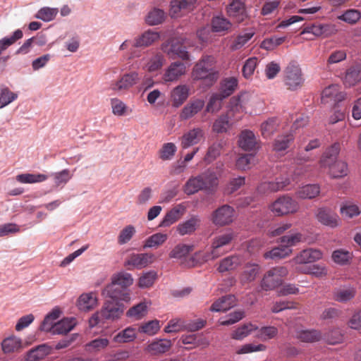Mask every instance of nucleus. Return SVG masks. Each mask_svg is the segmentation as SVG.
Returning a JSON list of instances; mask_svg holds the SVG:
<instances>
[{
    "instance_id": "20",
    "label": "nucleus",
    "mask_w": 361,
    "mask_h": 361,
    "mask_svg": "<svg viewBox=\"0 0 361 361\" xmlns=\"http://www.w3.org/2000/svg\"><path fill=\"white\" fill-rule=\"evenodd\" d=\"M345 94L341 90V87L338 85H331L322 91V101L323 103L333 102L338 103L345 99Z\"/></svg>"
},
{
    "instance_id": "32",
    "label": "nucleus",
    "mask_w": 361,
    "mask_h": 361,
    "mask_svg": "<svg viewBox=\"0 0 361 361\" xmlns=\"http://www.w3.org/2000/svg\"><path fill=\"white\" fill-rule=\"evenodd\" d=\"M97 305V298L95 293L90 292L82 294L77 302V306L80 310L88 312L94 309Z\"/></svg>"
},
{
    "instance_id": "23",
    "label": "nucleus",
    "mask_w": 361,
    "mask_h": 361,
    "mask_svg": "<svg viewBox=\"0 0 361 361\" xmlns=\"http://www.w3.org/2000/svg\"><path fill=\"white\" fill-rule=\"evenodd\" d=\"M341 151V144L338 142L333 143L324 152L319 163L322 168H327V166L338 160V156Z\"/></svg>"
},
{
    "instance_id": "36",
    "label": "nucleus",
    "mask_w": 361,
    "mask_h": 361,
    "mask_svg": "<svg viewBox=\"0 0 361 361\" xmlns=\"http://www.w3.org/2000/svg\"><path fill=\"white\" fill-rule=\"evenodd\" d=\"M166 13L158 8H152L145 18V23L150 26L161 24L166 18Z\"/></svg>"
},
{
    "instance_id": "43",
    "label": "nucleus",
    "mask_w": 361,
    "mask_h": 361,
    "mask_svg": "<svg viewBox=\"0 0 361 361\" xmlns=\"http://www.w3.org/2000/svg\"><path fill=\"white\" fill-rule=\"evenodd\" d=\"M242 259L239 256L233 255L227 257L220 262L218 271L223 273L233 270L240 265Z\"/></svg>"
},
{
    "instance_id": "61",
    "label": "nucleus",
    "mask_w": 361,
    "mask_h": 361,
    "mask_svg": "<svg viewBox=\"0 0 361 361\" xmlns=\"http://www.w3.org/2000/svg\"><path fill=\"white\" fill-rule=\"evenodd\" d=\"M224 147L223 142H216L209 147L207 152L204 157V161L211 163L215 160L220 154Z\"/></svg>"
},
{
    "instance_id": "3",
    "label": "nucleus",
    "mask_w": 361,
    "mask_h": 361,
    "mask_svg": "<svg viewBox=\"0 0 361 361\" xmlns=\"http://www.w3.org/2000/svg\"><path fill=\"white\" fill-rule=\"evenodd\" d=\"M305 79L298 64L290 62L283 71V83L290 91H296L302 87Z\"/></svg>"
},
{
    "instance_id": "37",
    "label": "nucleus",
    "mask_w": 361,
    "mask_h": 361,
    "mask_svg": "<svg viewBox=\"0 0 361 361\" xmlns=\"http://www.w3.org/2000/svg\"><path fill=\"white\" fill-rule=\"evenodd\" d=\"M320 187L317 184H308L300 188L295 192L296 197L300 199H313L319 195Z\"/></svg>"
},
{
    "instance_id": "40",
    "label": "nucleus",
    "mask_w": 361,
    "mask_h": 361,
    "mask_svg": "<svg viewBox=\"0 0 361 361\" xmlns=\"http://www.w3.org/2000/svg\"><path fill=\"white\" fill-rule=\"evenodd\" d=\"M278 333V329L273 326H262L261 328L255 326V336L262 341L274 338Z\"/></svg>"
},
{
    "instance_id": "22",
    "label": "nucleus",
    "mask_w": 361,
    "mask_h": 361,
    "mask_svg": "<svg viewBox=\"0 0 361 361\" xmlns=\"http://www.w3.org/2000/svg\"><path fill=\"white\" fill-rule=\"evenodd\" d=\"M317 220L323 225L335 228L339 226L340 219L338 216L326 208H320L317 214Z\"/></svg>"
},
{
    "instance_id": "47",
    "label": "nucleus",
    "mask_w": 361,
    "mask_h": 361,
    "mask_svg": "<svg viewBox=\"0 0 361 361\" xmlns=\"http://www.w3.org/2000/svg\"><path fill=\"white\" fill-rule=\"evenodd\" d=\"M297 338L302 342L314 343L322 338V333L315 329L302 330L297 333Z\"/></svg>"
},
{
    "instance_id": "15",
    "label": "nucleus",
    "mask_w": 361,
    "mask_h": 361,
    "mask_svg": "<svg viewBox=\"0 0 361 361\" xmlns=\"http://www.w3.org/2000/svg\"><path fill=\"white\" fill-rule=\"evenodd\" d=\"M160 39V32L148 29L135 37L133 39V48H147L152 46Z\"/></svg>"
},
{
    "instance_id": "56",
    "label": "nucleus",
    "mask_w": 361,
    "mask_h": 361,
    "mask_svg": "<svg viewBox=\"0 0 361 361\" xmlns=\"http://www.w3.org/2000/svg\"><path fill=\"white\" fill-rule=\"evenodd\" d=\"M279 121L276 118H271L261 125V132L264 137H269L277 130Z\"/></svg>"
},
{
    "instance_id": "62",
    "label": "nucleus",
    "mask_w": 361,
    "mask_h": 361,
    "mask_svg": "<svg viewBox=\"0 0 361 361\" xmlns=\"http://www.w3.org/2000/svg\"><path fill=\"white\" fill-rule=\"evenodd\" d=\"M58 12V8L43 7L37 11L35 18L44 22H49L55 18Z\"/></svg>"
},
{
    "instance_id": "63",
    "label": "nucleus",
    "mask_w": 361,
    "mask_h": 361,
    "mask_svg": "<svg viewBox=\"0 0 361 361\" xmlns=\"http://www.w3.org/2000/svg\"><path fill=\"white\" fill-rule=\"evenodd\" d=\"M228 114H224L219 117L213 124V130L217 133L226 132L231 126Z\"/></svg>"
},
{
    "instance_id": "27",
    "label": "nucleus",
    "mask_w": 361,
    "mask_h": 361,
    "mask_svg": "<svg viewBox=\"0 0 361 361\" xmlns=\"http://www.w3.org/2000/svg\"><path fill=\"white\" fill-rule=\"evenodd\" d=\"M204 131L200 128H193L185 133L181 137L180 145L183 149H188L190 146L197 144L204 137Z\"/></svg>"
},
{
    "instance_id": "60",
    "label": "nucleus",
    "mask_w": 361,
    "mask_h": 361,
    "mask_svg": "<svg viewBox=\"0 0 361 361\" xmlns=\"http://www.w3.org/2000/svg\"><path fill=\"white\" fill-rule=\"evenodd\" d=\"M231 26V22L222 16L214 17L212 21V30L216 32L226 31Z\"/></svg>"
},
{
    "instance_id": "7",
    "label": "nucleus",
    "mask_w": 361,
    "mask_h": 361,
    "mask_svg": "<svg viewBox=\"0 0 361 361\" xmlns=\"http://www.w3.org/2000/svg\"><path fill=\"white\" fill-rule=\"evenodd\" d=\"M204 324L205 321L202 319H197L195 322L185 324L182 319L176 318L169 322L164 331L167 334L177 333L184 329H187L190 331H196L204 327Z\"/></svg>"
},
{
    "instance_id": "12",
    "label": "nucleus",
    "mask_w": 361,
    "mask_h": 361,
    "mask_svg": "<svg viewBox=\"0 0 361 361\" xmlns=\"http://www.w3.org/2000/svg\"><path fill=\"white\" fill-rule=\"evenodd\" d=\"M102 295L109 298V300L111 301L129 302L130 300V294L128 289L118 287L112 283L104 288Z\"/></svg>"
},
{
    "instance_id": "55",
    "label": "nucleus",
    "mask_w": 361,
    "mask_h": 361,
    "mask_svg": "<svg viewBox=\"0 0 361 361\" xmlns=\"http://www.w3.org/2000/svg\"><path fill=\"white\" fill-rule=\"evenodd\" d=\"M224 99H226L225 96L219 93L213 94L207 104L206 111L212 114L218 112L222 107V102Z\"/></svg>"
},
{
    "instance_id": "31",
    "label": "nucleus",
    "mask_w": 361,
    "mask_h": 361,
    "mask_svg": "<svg viewBox=\"0 0 361 361\" xmlns=\"http://www.w3.org/2000/svg\"><path fill=\"white\" fill-rule=\"evenodd\" d=\"M51 347L47 344L39 345L30 350L26 354L27 361H38L51 353Z\"/></svg>"
},
{
    "instance_id": "38",
    "label": "nucleus",
    "mask_w": 361,
    "mask_h": 361,
    "mask_svg": "<svg viewBox=\"0 0 361 361\" xmlns=\"http://www.w3.org/2000/svg\"><path fill=\"white\" fill-rule=\"evenodd\" d=\"M200 176L203 180L204 190L212 191L217 187L219 178L214 171L208 169L200 174Z\"/></svg>"
},
{
    "instance_id": "26",
    "label": "nucleus",
    "mask_w": 361,
    "mask_h": 361,
    "mask_svg": "<svg viewBox=\"0 0 361 361\" xmlns=\"http://www.w3.org/2000/svg\"><path fill=\"white\" fill-rule=\"evenodd\" d=\"M204 106V101L202 99L190 100L182 109L180 117L183 120H188L198 112H200Z\"/></svg>"
},
{
    "instance_id": "34",
    "label": "nucleus",
    "mask_w": 361,
    "mask_h": 361,
    "mask_svg": "<svg viewBox=\"0 0 361 361\" xmlns=\"http://www.w3.org/2000/svg\"><path fill=\"white\" fill-rule=\"evenodd\" d=\"M200 223L198 216H192L190 219L178 224L177 231L180 235L191 234L195 231Z\"/></svg>"
},
{
    "instance_id": "28",
    "label": "nucleus",
    "mask_w": 361,
    "mask_h": 361,
    "mask_svg": "<svg viewBox=\"0 0 361 361\" xmlns=\"http://www.w3.org/2000/svg\"><path fill=\"white\" fill-rule=\"evenodd\" d=\"M239 147L245 151L255 150L258 148L254 133L249 130L242 131L238 140Z\"/></svg>"
},
{
    "instance_id": "6",
    "label": "nucleus",
    "mask_w": 361,
    "mask_h": 361,
    "mask_svg": "<svg viewBox=\"0 0 361 361\" xmlns=\"http://www.w3.org/2000/svg\"><path fill=\"white\" fill-rule=\"evenodd\" d=\"M288 273V269L284 267H276L269 269L262 280V288L269 290L277 288L282 284L283 278Z\"/></svg>"
},
{
    "instance_id": "57",
    "label": "nucleus",
    "mask_w": 361,
    "mask_h": 361,
    "mask_svg": "<svg viewBox=\"0 0 361 361\" xmlns=\"http://www.w3.org/2000/svg\"><path fill=\"white\" fill-rule=\"evenodd\" d=\"M255 35V32L250 30L238 35L233 42L231 48L232 50H238L244 47Z\"/></svg>"
},
{
    "instance_id": "53",
    "label": "nucleus",
    "mask_w": 361,
    "mask_h": 361,
    "mask_svg": "<svg viewBox=\"0 0 361 361\" xmlns=\"http://www.w3.org/2000/svg\"><path fill=\"white\" fill-rule=\"evenodd\" d=\"M192 250V246L185 244H179L176 245L170 252L169 257L171 258L179 259L181 262L185 260L189 253Z\"/></svg>"
},
{
    "instance_id": "9",
    "label": "nucleus",
    "mask_w": 361,
    "mask_h": 361,
    "mask_svg": "<svg viewBox=\"0 0 361 361\" xmlns=\"http://www.w3.org/2000/svg\"><path fill=\"white\" fill-rule=\"evenodd\" d=\"M124 309L125 307L121 302L108 300L104 303L99 314L104 320L115 321L123 315Z\"/></svg>"
},
{
    "instance_id": "10",
    "label": "nucleus",
    "mask_w": 361,
    "mask_h": 361,
    "mask_svg": "<svg viewBox=\"0 0 361 361\" xmlns=\"http://www.w3.org/2000/svg\"><path fill=\"white\" fill-rule=\"evenodd\" d=\"M246 99V94L231 98L227 114L233 121H238L242 118L245 111Z\"/></svg>"
},
{
    "instance_id": "54",
    "label": "nucleus",
    "mask_w": 361,
    "mask_h": 361,
    "mask_svg": "<svg viewBox=\"0 0 361 361\" xmlns=\"http://www.w3.org/2000/svg\"><path fill=\"white\" fill-rule=\"evenodd\" d=\"M356 290L353 287L343 288L334 293V299L341 302H346L355 298Z\"/></svg>"
},
{
    "instance_id": "33",
    "label": "nucleus",
    "mask_w": 361,
    "mask_h": 361,
    "mask_svg": "<svg viewBox=\"0 0 361 361\" xmlns=\"http://www.w3.org/2000/svg\"><path fill=\"white\" fill-rule=\"evenodd\" d=\"M295 135L293 130L286 134L278 135L274 140L273 144V150L276 152H281L286 150L290 145L293 142Z\"/></svg>"
},
{
    "instance_id": "13",
    "label": "nucleus",
    "mask_w": 361,
    "mask_h": 361,
    "mask_svg": "<svg viewBox=\"0 0 361 361\" xmlns=\"http://www.w3.org/2000/svg\"><path fill=\"white\" fill-rule=\"evenodd\" d=\"M186 66L180 61H175L165 69L162 79L165 82H173L178 81L186 73Z\"/></svg>"
},
{
    "instance_id": "49",
    "label": "nucleus",
    "mask_w": 361,
    "mask_h": 361,
    "mask_svg": "<svg viewBox=\"0 0 361 361\" xmlns=\"http://www.w3.org/2000/svg\"><path fill=\"white\" fill-rule=\"evenodd\" d=\"M292 252V249L285 247L283 245L274 247L271 250L267 252L264 255L265 259H280L289 256Z\"/></svg>"
},
{
    "instance_id": "52",
    "label": "nucleus",
    "mask_w": 361,
    "mask_h": 361,
    "mask_svg": "<svg viewBox=\"0 0 361 361\" xmlns=\"http://www.w3.org/2000/svg\"><path fill=\"white\" fill-rule=\"evenodd\" d=\"M238 83V81L235 77L224 79L221 83V92L219 94L225 96V98L229 97L236 89Z\"/></svg>"
},
{
    "instance_id": "18",
    "label": "nucleus",
    "mask_w": 361,
    "mask_h": 361,
    "mask_svg": "<svg viewBox=\"0 0 361 361\" xmlns=\"http://www.w3.org/2000/svg\"><path fill=\"white\" fill-rule=\"evenodd\" d=\"M190 95V87L187 85H178L170 93V99L173 107L180 106Z\"/></svg>"
},
{
    "instance_id": "14",
    "label": "nucleus",
    "mask_w": 361,
    "mask_h": 361,
    "mask_svg": "<svg viewBox=\"0 0 361 361\" xmlns=\"http://www.w3.org/2000/svg\"><path fill=\"white\" fill-rule=\"evenodd\" d=\"M226 13L236 23H241L247 17L245 5L242 0H231L226 7Z\"/></svg>"
},
{
    "instance_id": "42",
    "label": "nucleus",
    "mask_w": 361,
    "mask_h": 361,
    "mask_svg": "<svg viewBox=\"0 0 361 361\" xmlns=\"http://www.w3.org/2000/svg\"><path fill=\"white\" fill-rule=\"evenodd\" d=\"M48 179V176L44 173H21L16 176V180L23 184L42 183Z\"/></svg>"
},
{
    "instance_id": "11",
    "label": "nucleus",
    "mask_w": 361,
    "mask_h": 361,
    "mask_svg": "<svg viewBox=\"0 0 361 361\" xmlns=\"http://www.w3.org/2000/svg\"><path fill=\"white\" fill-rule=\"evenodd\" d=\"M234 209L225 204L213 212L212 220L215 225L223 226L231 224L234 220Z\"/></svg>"
},
{
    "instance_id": "25",
    "label": "nucleus",
    "mask_w": 361,
    "mask_h": 361,
    "mask_svg": "<svg viewBox=\"0 0 361 361\" xmlns=\"http://www.w3.org/2000/svg\"><path fill=\"white\" fill-rule=\"evenodd\" d=\"M186 207L183 204L176 205L166 214L160 223V226L167 227L172 225L183 216Z\"/></svg>"
},
{
    "instance_id": "45",
    "label": "nucleus",
    "mask_w": 361,
    "mask_h": 361,
    "mask_svg": "<svg viewBox=\"0 0 361 361\" xmlns=\"http://www.w3.org/2000/svg\"><path fill=\"white\" fill-rule=\"evenodd\" d=\"M75 318H65L55 324L54 334H66L71 331L75 326Z\"/></svg>"
},
{
    "instance_id": "48",
    "label": "nucleus",
    "mask_w": 361,
    "mask_h": 361,
    "mask_svg": "<svg viewBox=\"0 0 361 361\" xmlns=\"http://www.w3.org/2000/svg\"><path fill=\"white\" fill-rule=\"evenodd\" d=\"M161 329L160 321L153 319L141 324L138 328V331L152 336L158 333Z\"/></svg>"
},
{
    "instance_id": "51",
    "label": "nucleus",
    "mask_w": 361,
    "mask_h": 361,
    "mask_svg": "<svg viewBox=\"0 0 361 361\" xmlns=\"http://www.w3.org/2000/svg\"><path fill=\"white\" fill-rule=\"evenodd\" d=\"M197 0H173L171 2V13L172 16H178L182 9H191Z\"/></svg>"
},
{
    "instance_id": "29",
    "label": "nucleus",
    "mask_w": 361,
    "mask_h": 361,
    "mask_svg": "<svg viewBox=\"0 0 361 361\" xmlns=\"http://www.w3.org/2000/svg\"><path fill=\"white\" fill-rule=\"evenodd\" d=\"M328 173L332 178H341L348 174V164L342 160H337L327 166Z\"/></svg>"
},
{
    "instance_id": "24",
    "label": "nucleus",
    "mask_w": 361,
    "mask_h": 361,
    "mask_svg": "<svg viewBox=\"0 0 361 361\" xmlns=\"http://www.w3.org/2000/svg\"><path fill=\"white\" fill-rule=\"evenodd\" d=\"M172 345L173 343L170 339H155L146 347L145 350L151 355H157L168 352Z\"/></svg>"
},
{
    "instance_id": "30",
    "label": "nucleus",
    "mask_w": 361,
    "mask_h": 361,
    "mask_svg": "<svg viewBox=\"0 0 361 361\" xmlns=\"http://www.w3.org/2000/svg\"><path fill=\"white\" fill-rule=\"evenodd\" d=\"M235 298L233 295L223 296L216 300L210 307L212 312H226L235 305Z\"/></svg>"
},
{
    "instance_id": "46",
    "label": "nucleus",
    "mask_w": 361,
    "mask_h": 361,
    "mask_svg": "<svg viewBox=\"0 0 361 361\" xmlns=\"http://www.w3.org/2000/svg\"><path fill=\"white\" fill-rule=\"evenodd\" d=\"M148 311V304L146 302H141L139 304L130 307L126 312V316L136 320L144 317Z\"/></svg>"
},
{
    "instance_id": "17",
    "label": "nucleus",
    "mask_w": 361,
    "mask_h": 361,
    "mask_svg": "<svg viewBox=\"0 0 361 361\" xmlns=\"http://www.w3.org/2000/svg\"><path fill=\"white\" fill-rule=\"evenodd\" d=\"M154 261V255L152 253H133L125 262V267H133L142 269Z\"/></svg>"
},
{
    "instance_id": "19",
    "label": "nucleus",
    "mask_w": 361,
    "mask_h": 361,
    "mask_svg": "<svg viewBox=\"0 0 361 361\" xmlns=\"http://www.w3.org/2000/svg\"><path fill=\"white\" fill-rule=\"evenodd\" d=\"M142 68L149 73L155 72L162 68L165 58L161 53H155L150 57H144L141 60Z\"/></svg>"
},
{
    "instance_id": "39",
    "label": "nucleus",
    "mask_w": 361,
    "mask_h": 361,
    "mask_svg": "<svg viewBox=\"0 0 361 361\" xmlns=\"http://www.w3.org/2000/svg\"><path fill=\"white\" fill-rule=\"evenodd\" d=\"M61 311L58 308L53 309L49 314L46 315L42 324L40 329L44 331H51L54 334L56 320L60 317Z\"/></svg>"
},
{
    "instance_id": "35",
    "label": "nucleus",
    "mask_w": 361,
    "mask_h": 361,
    "mask_svg": "<svg viewBox=\"0 0 361 361\" xmlns=\"http://www.w3.org/2000/svg\"><path fill=\"white\" fill-rule=\"evenodd\" d=\"M203 180L200 175L190 178L183 186V191L185 194L190 195L200 190H204Z\"/></svg>"
},
{
    "instance_id": "4",
    "label": "nucleus",
    "mask_w": 361,
    "mask_h": 361,
    "mask_svg": "<svg viewBox=\"0 0 361 361\" xmlns=\"http://www.w3.org/2000/svg\"><path fill=\"white\" fill-rule=\"evenodd\" d=\"M160 49L170 59L179 58L183 61L190 60V56L185 47L183 46V42L177 38L168 39L161 44Z\"/></svg>"
},
{
    "instance_id": "8",
    "label": "nucleus",
    "mask_w": 361,
    "mask_h": 361,
    "mask_svg": "<svg viewBox=\"0 0 361 361\" xmlns=\"http://www.w3.org/2000/svg\"><path fill=\"white\" fill-rule=\"evenodd\" d=\"M140 74L137 71H131L123 74L118 80L111 82V89L117 92L128 91L140 81Z\"/></svg>"
},
{
    "instance_id": "41",
    "label": "nucleus",
    "mask_w": 361,
    "mask_h": 361,
    "mask_svg": "<svg viewBox=\"0 0 361 361\" xmlns=\"http://www.w3.org/2000/svg\"><path fill=\"white\" fill-rule=\"evenodd\" d=\"M136 338V329L133 326H128L115 335L113 340L116 343H126L134 341Z\"/></svg>"
},
{
    "instance_id": "64",
    "label": "nucleus",
    "mask_w": 361,
    "mask_h": 361,
    "mask_svg": "<svg viewBox=\"0 0 361 361\" xmlns=\"http://www.w3.org/2000/svg\"><path fill=\"white\" fill-rule=\"evenodd\" d=\"M353 257V254L348 250L339 249L334 251L332 259L334 262L338 264H346Z\"/></svg>"
},
{
    "instance_id": "44",
    "label": "nucleus",
    "mask_w": 361,
    "mask_h": 361,
    "mask_svg": "<svg viewBox=\"0 0 361 361\" xmlns=\"http://www.w3.org/2000/svg\"><path fill=\"white\" fill-rule=\"evenodd\" d=\"M111 283L123 288L128 289L133 284V279L130 274L121 271L112 276Z\"/></svg>"
},
{
    "instance_id": "5",
    "label": "nucleus",
    "mask_w": 361,
    "mask_h": 361,
    "mask_svg": "<svg viewBox=\"0 0 361 361\" xmlns=\"http://www.w3.org/2000/svg\"><path fill=\"white\" fill-rule=\"evenodd\" d=\"M298 209V203L287 195L280 196L269 206L271 212L278 216L294 214Z\"/></svg>"
},
{
    "instance_id": "50",
    "label": "nucleus",
    "mask_w": 361,
    "mask_h": 361,
    "mask_svg": "<svg viewBox=\"0 0 361 361\" xmlns=\"http://www.w3.org/2000/svg\"><path fill=\"white\" fill-rule=\"evenodd\" d=\"M259 267L257 264H247L245 267V270L240 275V281L242 283H249L254 281L259 274Z\"/></svg>"
},
{
    "instance_id": "2",
    "label": "nucleus",
    "mask_w": 361,
    "mask_h": 361,
    "mask_svg": "<svg viewBox=\"0 0 361 361\" xmlns=\"http://www.w3.org/2000/svg\"><path fill=\"white\" fill-rule=\"evenodd\" d=\"M234 238V234L232 231H228L216 235L212 241L211 251L202 256V259L204 262L215 259L223 255L226 250L225 247L228 245Z\"/></svg>"
},
{
    "instance_id": "58",
    "label": "nucleus",
    "mask_w": 361,
    "mask_h": 361,
    "mask_svg": "<svg viewBox=\"0 0 361 361\" xmlns=\"http://www.w3.org/2000/svg\"><path fill=\"white\" fill-rule=\"evenodd\" d=\"M136 229L133 225L125 226L118 235V243L121 245L128 243L135 235Z\"/></svg>"
},
{
    "instance_id": "16",
    "label": "nucleus",
    "mask_w": 361,
    "mask_h": 361,
    "mask_svg": "<svg viewBox=\"0 0 361 361\" xmlns=\"http://www.w3.org/2000/svg\"><path fill=\"white\" fill-rule=\"evenodd\" d=\"M1 346L3 353L8 355L20 352L27 346V344L20 337L11 335L2 341Z\"/></svg>"
},
{
    "instance_id": "59",
    "label": "nucleus",
    "mask_w": 361,
    "mask_h": 361,
    "mask_svg": "<svg viewBox=\"0 0 361 361\" xmlns=\"http://www.w3.org/2000/svg\"><path fill=\"white\" fill-rule=\"evenodd\" d=\"M361 80V71L357 67H351L346 71L344 82L346 85H355Z\"/></svg>"
},
{
    "instance_id": "1",
    "label": "nucleus",
    "mask_w": 361,
    "mask_h": 361,
    "mask_svg": "<svg viewBox=\"0 0 361 361\" xmlns=\"http://www.w3.org/2000/svg\"><path fill=\"white\" fill-rule=\"evenodd\" d=\"M216 59L211 55L203 56L194 66L192 78L194 80H204L207 85L212 86L219 78V71L216 68Z\"/></svg>"
},
{
    "instance_id": "21",
    "label": "nucleus",
    "mask_w": 361,
    "mask_h": 361,
    "mask_svg": "<svg viewBox=\"0 0 361 361\" xmlns=\"http://www.w3.org/2000/svg\"><path fill=\"white\" fill-rule=\"evenodd\" d=\"M322 257V253L319 250L309 248L298 254L293 259V262L295 264H310L320 259Z\"/></svg>"
}]
</instances>
